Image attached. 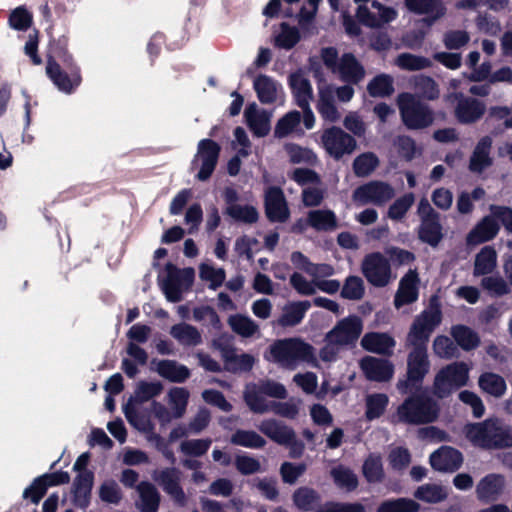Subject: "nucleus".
<instances>
[{"mask_svg":"<svg viewBox=\"0 0 512 512\" xmlns=\"http://www.w3.org/2000/svg\"><path fill=\"white\" fill-rule=\"evenodd\" d=\"M162 390L163 385L160 382L140 381L137 383L131 400L136 403H144L158 396Z\"/></svg>","mask_w":512,"mask_h":512,"instance_id":"09e8293b","label":"nucleus"},{"mask_svg":"<svg viewBox=\"0 0 512 512\" xmlns=\"http://www.w3.org/2000/svg\"><path fill=\"white\" fill-rule=\"evenodd\" d=\"M395 344V340L387 333H367L361 339V346L365 350L382 355H391Z\"/></svg>","mask_w":512,"mask_h":512,"instance_id":"7c9ffc66","label":"nucleus"},{"mask_svg":"<svg viewBox=\"0 0 512 512\" xmlns=\"http://www.w3.org/2000/svg\"><path fill=\"white\" fill-rule=\"evenodd\" d=\"M437 417L436 404L423 396L407 398L393 416L394 422L406 424H424L432 422Z\"/></svg>","mask_w":512,"mask_h":512,"instance_id":"20e7f679","label":"nucleus"},{"mask_svg":"<svg viewBox=\"0 0 512 512\" xmlns=\"http://www.w3.org/2000/svg\"><path fill=\"white\" fill-rule=\"evenodd\" d=\"M407 9L417 15H425V22L432 25L443 18L446 7L442 0H405Z\"/></svg>","mask_w":512,"mask_h":512,"instance_id":"4be33fe9","label":"nucleus"},{"mask_svg":"<svg viewBox=\"0 0 512 512\" xmlns=\"http://www.w3.org/2000/svg\"><path fill=\"white\" fill-rule=\"evenodd\" d=\"M464 433L475 446L485 449L512 447V429L499 419H487L481 423L469 424Z\"/></svg>","mask_w":512,"mask_h":512,"instance_id":"f03ea898","label":"nucleus"},{"mask_svg":"<svg viewBox=\"0 0 512 512\" xmlns=\"http://www.w3.org/2000/svg\"><path fill=\"white\" fill-rule=\"evenodd\" d=\"M307 221L316 230H333L337 227L336 216L331 210H313L309 212Z\"/></svg>","mask_w":512,"mask_h":512,"instance_id":"c03bdc74","label":"nucleus"},{"mask_svg":"<svg viewBox=\"0 0 512 512\" xmlns=\"http://www.w3.org/2000/svg\"><path fill=\"white\" fill-rule=\"evenodd\" d=\"M478 386L483 393L501 398L507 390L505 379L493 372H484L478 378Z\"/></svg>","mask_w":512,"mask_h":512,"instance_id":"f704fd0d","label":"nucleus"},{"mask_svg":"<svg viewBox=\"0 0 512 512\" xmlns=\"http://www.w3.org/2000/svg\"><path fill=\"white\" fill-rule=\"evenodd\" d=\"M447 100L451 103L457 102L455 116L459 122L464 124L479 120L486 110V106L483 102L473 98H464L463 95L459 93L449 94Z\"/></svg>","mask_w":512,"mask_h":512,"instance_id":"2eb2a0df","label":"nucleus"},{"mask_svg":"<svg viewBox=\"0 0 512 512\" xmlns=\"http://www.w3.org/2000/svg\"><path fill=\"white\" fill-rule=\"evenodd\" d=\"M451 335L456 343L464 350L475 349L480 339L472 329L464 325H456L451 328Z\"/></svg>","mask_w":512,"mask_h":512,"instance_id":"a18cd8bd","label":"nucleus"},{"mask_svg":"<svg viewBox=\"0 0 512 512\" xmlns=\"http://www.w3.org/2000/svg\"><path fill=\"white\" fill-rule=\"evenodd\" d=\"M311 307L309 301L291 302L284 306L278 324L282 327H292L299 324Z\"/></svg>","mask_w":512,"mask_h":512,"instance_id":"473e14b6","label":"nucleus"},{"mask_svg":"<svg viewBox=\"0 0 512 512\" xmlns=\"http://www.w3.org/2000/svg\"><path fill=\"white\" fill-rule=\"evenodd\" d=\"M285 151L289 159L294 164L299 163H313L316 160V155L312 150L303 148L297 144L289 143L285 145Z\"/></svg>","mask_w":512,"mask_h":512,"instance_id":"680f3d73","label":"nucleus"},{"mask_svg":"<svg viewBox=\"0 0 512 512\" xmlns=\"http://www.w3.org/2000/svg\"><path fill=\"white\" fill-rule=\"evenodd\" d=\"M244 117L248 127L255 136L263 137L269 133L271 114L259 108L256 103H251L246 107Z\"/></svg>","mask_w":512,"mask_h":512,"instance_id":"b1692460","label":"nucleus"},{"mask_svg":"<svg viewBox=\"0 0 512 512\" xmlns=\"http://www.w3.org/2000/svg\"><path fill=\"white\" fill-rule=\"evenodd\" d=\"M228 324L232 331L243 338L260 336L259 325L250 317L242 314H235L228 318Z\"/></svg>","mask_w":512,"mask_h":512,"instance_id":"e433bc0d","label":"nucleus"},{"mask_svg":"<svg viewBox=\"0 0 512 512\" xmlns=\"http://www.w3.org/2000/svg\"><path fill=\"white\" fill-rule=\"evenodd\" d=\"M492 141L489 137H483L474 149L470 158V169L473 172H482L491 164L489 156Z\"/></svg>","mask_w":512,"mask_h":512,"instance_id":"58836bf2","label":"nucleus"},{"mask_svg":"<svg viewBox=\"0 0 512 512\" xmlns=\"http://www.w3.org/2000/svg\"><path fill=\"white\" fill-rule=\"evenodd\" d=\"M365 293L364 281L359 276H349L346 278L342 290L341 296L349 300H360Z\"/></svg>","mask_w":512,"mask_h":512,"instance_id":"13d9d810","label":"nucleus"},{"mask_svg":"<svg viewBox=\"0 0 512 512\" xmlns=\"http://www.w3.org/2000/svg\"><path fill=\"white\" fill-rule=\"evenodd\" d=\"M377 165L378 159L373 153H364L354 160L353 168L357 176H367Z\"/></svg>","mask_w":512,"mask_h":512,"instance_id":"774afa93","label":"nucleus"},{"mask_svg":"<svg viewBox=\"0 0 512 512\" xmlns=\"http://www.w3.org/2000/svg\"><path fill=\"white\" fill-rule=\"evenodd\" d=\"M430 464L433 469L440 472H453L463 462L462 454L449 446H443L430 455Z\"/></svg>","mask_w":512,"mask_h":512,"instance_id":"5701e85b","label":"nucleus"},{"mask_svg":"<svg viewBox=\"0 0 512 512\" xmlns=\"http://www.w3.org/2000/svg\"><path fill=\"white\" fill-rule=\"evenodd\" d=\"M180 471L175 468H166L155 474L154 479L162 486L163 490L180 505H184L186 497L180 487Z\"/></svg>","mask_w":512,"mask_h":512,"instance_id":"393cba45","label":"nucleus"},{"mask_svg":"<svg viewBox=\"0 0 512 512\" xmlns=\"http://www.w3.org/2000/svg\"><path fill=\"white\" fill-rule=\"evenodd\" d=\"M505 488V479L499 474H489L483 477L476 486L477 498L483 502L496 501Z\"/></svg>","mask_w":512,"mask_h":512,"instance_id":"bb28decb","label":"nucleus"},{"mask_svg":"<svg viewBox=\"0 0 512 512\" xmlns=\"http://www.w3.org/2000/svg\"><path fill=\"white\" fill-rule=\"evenodd\" d=\"M253 88L258 100L263 104L275 103L284 96L282 85L268 75L256 76L253 80Z\"/></svg>","mask_w":512,"mask_h":512,"instance_id":"412c9836","label":"nucleus"},{"mask_svg":"<svg viewBox=\"0 0 512 512\" xmlns=\"http://www.w3.org/2000/svg\"><path fill=\"white\" fill-rule=\"evenodd\" d=\"M258 429L269 439L280 445L291 443L295 437V432L290 427L273 418L261 421Z\"/></svg>","mask_w":512,"mask_h":512,"instance_id":"c85d7f7f","label":"nucleus"},{"mask_svg":"<svg viewBox=\"0 0 512 512\" xmlns=\"http://www.w3.org/2000/svg\"><path fill=\"white\" fill-rule=\"evenodd\" d=\"M359 4L357 9L358 20L372 28L381 27L396 19L397 11L385 6L377 0H354Z\"/></svg>","mask_w":512,"mask_h":512,"instance_id":"9d476101","label":"nucleus"},{"mask_svg":"<svg viewBox=\"0 0 512 512\" xmlns=\"http://www.w3.org/2000/svg\"><path fill=\"white\" fill-rule=\"evenodd\" d=\"M265 358L288 370H295L300 363H307L315 368L319 367L314 347L299 337L273 342L269 346Z\"/></svg>","mask_w":512,"mask_h":512,"instance_id":"f257e3e1","label":"nucleus"},{"mask_svg":"<svg viewBox=\"0 0 512 512\" xmlns=\"http://www.w3.org/2000/svg\"><path fill=\"white\" fill-rule=\"evenodd\" d=\"M442 312L438 303L432 302L413 321L407 334L406 345H427L434 329L441 323Z\"/></svg>","mask_w":512,"mask_h":512,"instance_id":"0eeeda50","label":"nucleus"},{"mask_svg":"<svg viewBox=\"0 0 512 512\" xmlns=\"http://www.w3.org/2000/svg\"><path fill=\"white\" fill-rule=\"evenodd\" d=\"M497 267V252L492 246L483 247L475 256L474 276L487 275Z\"/></svg>","mask_w":512,"mask_h":512,"instance_id":"c9c22d12","label":"nucleus"},{"mask_svg":"<svg viewBox=\"0 0 512 512\" xmlns=\"http://www.w3.org/2000/svg\"><path fill=\"white\" fill-rule=\"evenodd\" d=\"M220 153V146L210 139H203L198 143L191 166L198 169L196 175L200 181L207 180L213 173Z\"/></svg>","mask_w":512,"mask_h":512,"instance_id":"ddd939ff","label":"nucleus"},{"mask_svg":"<svg viewBox=\"0 0 512 512\" xmlns=\"http://www.w3.org/2000/svg\"><path fill=\"white\" fill-rule=\"evenodd\" d=\"M395 64L409 71H416L428 68L432 65L431 61L425 57L413 55L410 53H402L395 59Z\"/></svg>","mask_w":512,"mask_h":512,"instance_id":"4d7b16f0","label":"nucleus"},{"mask_svg":"<svg viewBox=\"0 0 512 512\" xmlns=\"http://www.w3.org/2000/svg\"><path fill=\"white\" fill-rule=\"evenodd\" d=\"M46 72L57 88L65 93H71L81 82L80 75L77 72L68 76L54 61H48Z\"/></svg>","mask_w":512,"mask_h":512,"instance_id":"2f4dec72","label":"nucleus"},{"mask_svg":"<svg viewBox=\"0 0 512 512\" xmlns=\"http://www.w3.org/2000/svg\"><path fill=\"white\" fill-rule=\"evenodd\" d=\"M167 277L162 283L163 292L170 302H179L182 294L189 290L194 280L192 268L177 269L173 265H167Z\"/></svg>","mask_w":512,"mask_h":512,"instance_id":"f8f14e48","label":"nucleus"},{"mask_svg":"<svg viewBox=\"0 0 512 512\" xmlns=\"http://www.w3.org/2000/svg\"><path fill=\"white\" fill-rule=\"evenodd\" d=\"M301 122V114L291 111L280 118L275 126L274 134L278 138L286 137L296 130Z\"/></svg>","mask_w":512,"mask_h":512,"instance_id":"5fc2aeb1","label":"nucleus"},{"mask_svg":"<svg viewBox=\"0 0 512 512\" xmlns=\"http://www.w3.org/2000/svg\"><path fill=\"white\" fill-rule=\"evenodd\" d=\"M156 370L160 376L171 382H183L189 375V369L172 360H161L157 363Z\"/></svg>","mask_w":512,"mask_h":512,"instance_id":"ea45409f","label":"nucleus"},{"mask_svg":"<svg viewBox=\"0 0 512 512\" xmlns=\"http://www.w3.org/2000/svg\"><path fill=\"white\" fill-rule=\"evenodd\" d=\"M335 484L347 491H352L358 486V478L353 471L345 466L334 467L330 472Z\"/></svg>","mask_w":512,"mask_h":512,"instance_id":"49530a36","label":"nucleus"},{"mask_svg":"<svg viewBox=\"0 0 512 512\" xmlns=\"http://www.w3.org/2000/svg\"><path fill=\"white\" fill-rule=\"evenodd\" d=\"M199 275L203 281L209 283V287L212 289L221 286L225 280V271L208 263H203L200 266Z\"/></svg>","mask_w":512,"mask_h":512,"instance_id":"bf43d9fd","label":"nucleus"},{"mask_svg":"<svg viewBox=\"0 0 512 512\" xmlns=\"http://www.w3.org/2000/svg\"><path fill=\"white\" fill-rule=\"evenodd\" d=\"M499 231V225L493 218L492 214L485 216L476 226L468 233L466 237L467 245H479L495 238Z\"/></svg>","mask_w":512,"mask_h":512,"instance_id":"c756f323","label":"nucleus"},{"mask_svg":"<svg viewBox=\"0 0 512 512\" xmlns=\"http://www.w3.org/2000/svg\"><path fill=\"white\" fill-rule=\"evenodd\" d=\"M189 392L183 387H173L167 392V406L153 401L151 411L162 425L184 416L188 404Z\"/></svg>","mask_w":512,"mask_h":512,"instance_id":"6e6552de","label":"nucleus"},{"mask_svg":"<svg viewBox=\"0 0 512 512\" xmlns=\"http://www.w3.org/2000/svg\"><path fill=\"white\" fill-rule=\"evenodd\" d=\"M419 237L424 242H427L428 244L435 246L439 243L441 240L442 234H441V225L437 218H428L422 221L420 230H419Z\"/></svg>","mask_w":512,"mask_h":512,"instance_id":"8fccbe9b","label":"nucleus"},{"mask_svg":"<svg viewBox=\"0 0 512 512\" xmlns=\"http://www.w3.org/2000/svg\"><path fill=\"white\" fill-rule=\"evenodd\" d=\"M415 201V197L412 193L405 194L404 196L398 198L394 203L389 207L388 217L392 220H400L402 219L410 207L413 205Z\"/></svg>","mask_w":512,"mask_h":512,"instance_id":"69168bd1","label":"nucleus"},{"mask_svg":"<svg viewBox=\"0 0 512 512\" xmlns=\"http://www.w3.org/2000/svg\"><path fill=\"white\" fill-rule=\"evenodd\" d=\"M414 87L419 95L428 100H434L439 96L436 82L427 76H417L414 79Z\"/></svg>","mask_w":512,"mask_h":512,"instance_id":"052dcab7","label":"nucleus"},{"mask_svg":"<svg viewBox=\"0 0 512 512\" xmlns=\"http://www.w3.org/2000/svg\"><path fill=\"white\" fill-rule=\"evenodd\" d=\"M319 496L313 489L301 487L293 495L295 505L302 510H310L318 501Z\"/></svg>","mask_w":512,"mask_h":512,"instance_id":"338daca9","label":"nucleus"},{"mask_svg":"<svg viewBox=\"0 0 512 512\" xmlns=\"http://www.w3.org/2000/svg\"><path fill=\"white\" fill-rule=\"evenodd\" d=\"M320 55L324 65L344 82L358 84L366 75L363 65L351 53H345L339 58L335 48L326 47Z\"/></svg>","mask_w":512,"mask_h":512,"instance_id":"7ed1b4c3","label":"nucleus"},{"mask_svg":"<svg viewBox=\"0 0 512 512\" xmlns=\"http://www.w3.org/2000/svg\"><path fill=\"white\" fill-rule=\"evenodd\" d=\"M226 214L233 220L252 224L258 220V211L251 205H231L226 207Z\"/></svg>","mask_w":512,"mask_h":512,"instance_id":"3c124183","label":"nucleus"},{"mask_svg":"<svg viewBox=\"0 0 512 512\" xmlns=\"http://www.w3.org/2000/svg\"><path fill=\"white\" fill-rule=\"evenodd\" d=\"M362 332V321L356 316H349L339 321L337 325L327 333L325 339L336 342L340 346L354 343Z\"/></svg>","mask_w":512,"mask_h":512,"instance_id":"dca6fc26","label":"nucleus"},{"mask_svg":"<svg viewBox=\"0 0 512 512\" xmlns=\"http://www.w3.org/2000/svg\"><path fill=\"white\" fill-rule=\"evenodd\" d=\"M266 215L272 221L283 222L289 216V210L281 189L271 187L265 194Z\"/></svg>","mask_w":512,"mask_h":512,"instance_id":"a878e982","label":"nucleus"},{"mask_svg":"<svg viewBox=\"0 0 512 512\" xmlns=\"http://www.w3.org/2000/svg\"><path fill=\"white\" fill-rule=\"evenodd\" d=\"M389 399L386 394L375 393L366 397V417L369 420L379 418L385 411Z\"/></svg>","mask_w":512,"mask_h":512,"instance_id":"603ef678","label":"nucleus"},{"mask_svg":"<svg viewBox=\"0 0 512 512\" xmlns=\"http://www.w3.org/2000/svg\"><path fill=\"white\" fill-rule=\"evenodd\" d=\"M233 445L249 449H260L266 445V440L253 430L237 429L230 438Z\"/></svg>","mask_w":512,"mask_h":512,"instance_id":"a19ab883","label":"nucleus"},{"mask_svg":"<svg viewBox=\"0 0 512 512\" xmlns=\"http://www.w3.org/2000/svg\"><path fill=\"white\" fill-rule=\"evenodd\" d=\"M363 474L368 482H380L384 476L380 457L369 456L363 464Z\"/></svg>","mask_w":512,"mask_h":512,"instance_id":"0e129e2a","label":"nucleus"},{"mask_svg":"<svg viewBox=\"0 0 512 512\" xmlns=\"http://www.w3.org/2000/svg\"><path fill=\"white\" fill-rule=\"evenodd\" d=\"M136 489L140 498L136 503L137 508L141 512H156L160 502L157 489L148 482H141Z\"/></svg>","mask_w":512,"mask_h":512,"instance_id":"72a5a7b5","label":"nucleus"},{"mask_svg":"<svg viewBox=\"0 0 512 512\" xmlns=\"http://www.w3.org/2000/svg\"><path fill=\"white\" fill-rule=\"evenodd\" d=\"M260 390L258 384H248L244 391V399L248 407L258 414H263L271 410L273 402H268Z\"/></svg>","mask_w":512,"mask_h":512,"instance_id":"4c0bfd02","label":"nucleus"},{"mask_svg":"<svg viewBox=\"0 0 512 512\" xmlns=\"http://www.w3.org/2000/svg\"><path fill=\"white\" fill-rule=\"evenodd\" d=\"M420 505L412 499L398 498L380 504L377 512H418Z\"/></svg>","mask_w":512,"mask_h":512,"instance_id":"864d4df0","label":"nucleus"},{"mask_svg":"<svg viewBox=\"0 0 512 512\" xmlns=\"http://www.w3.org/2000/svg\"><path fill=\"white\" fill-rule=\"evenodd\" d=\"M397 104L403 123L409 129H423L433 123L434 116L431 109L415 95L401 93L397 97Z\"/></svg>","mask_w":512,"mask_h":512,"instance_id":"423d86ee","label":"nucleus"},{"mask_svg":"<svg viewBox=\"0 0 512 512\" xmlns=\"http://www.w3.org/2000/svg\"><path fill=\"white\" fill-rule=\"evenodd\" d=\"M395 195L394 189L380 181L369 182L358 187L353 193V200L359 205H383Z\"/></svg>","mask_w":512,"mask_h":512,"instance_id":"4468645a","label":"nucleus"},{"mask_svg":"<svg viewBox=\"0 0 512 512\" xmlns=\"http://www.w3.org/2000/svg\"><path fill=\"white\" fill-rule=\"evenodd\" d=\"M70 477L67 472H54L36 478L23 492L25 499L37 504L46 493L48 487L68 483Z\"/></svg>","mask_w":512,"mask_h":512,"instance_id":"a211bd4d","label":"nucleus"},{"mask_svg":"<svg viewBox=\"0 0 512 512\" xmlns=\"http://www.w3.org/2000/svg\"><path fill=\"white\" fill-rule=\"evenodd\" d=\"M415 498L426 503H439L448 497V489L439 484H424L414 492Z\"/></svg>","mask_w":512,"mask_h":512,"instance_id":"79ce46f5","label":"nucleus"},{"mask_svg":"<svg viewBox=\"0 0 512 512\" xmlns=\"http://www.w3.org/2000/svg\"><path fill=\"white\" fill-rule=\"evenodd\" d=\"M419 276L415 269H410L399 281L394 297V306L400 309L404 305L417 301L419 294Z\"/></svg>","mask_w":512,"mask_h":512,"instance_id":"6ab92c4d","label":"nucleus"},{"mask_svg":"<svg viewBox=\"0 0 512 512\" xmlns=\"http://www.w3.org/2000/svg\"><path fill=\"white\" fill-rule=\"evenodd\" d=\"M360 367L371 381L387 382L394 375V365L387 359L366 356L361 360Z\"/></svg>","mask_w":512,"mask_h":512,"instance_id":"aec40b11","label":"nucleus"},{"mask_svg":"<svg viewBox=\"0 0 512 512\" xmlns=\"http://www.w3.org/2000/svg\"><path fill=\"white\" fill-rule=\"evenodd\" d=\"M481 287L490 295L500 297L509 293L510 288L500 276H487L481 280Z\"/></svg>","mask_w":512,"mask_h":512,"instance_id":"e2e57ef3","label":"nucleus"},{"mask_svg":"<svg viewBox=\"0 0 512 512\" xmlns=\"http://www.w3.org/2000/svg\"><path fill=\"white\" fill-rule=\"evenodd\" d=\"M321 146L335 160L352 154L356 149L355 139L339 127L332 126L321 134Z\"/></svg>","mask_w":512,"mask_h":512,"instance_id":"9b49d317","label":"nucleus"},{"mask_svg":"<svg viewBox=\"0 0 512 512\" xmlns=\"http://www.w3.org/2000/svg\"><path fill=\"white\" fill-rule=\"evenodd\" d=\"M361 272L375 287H385L395 278L389 260L380 252L369 253L363 258Z\"/></svg>","mask_w":512,"mask_h":512,"instance_id":"1a4fd4ad","label":"nucleus"},{"mask_svg":"<svg viewBox=\"0 0 512 512\" xmlns=\"http://www.w3.org/2000/svg\"><path fill=\"white\" fill-rule=\"evenodd\" d=\"M288 83L297 105L307 107L313 99V88L305 73L302 70L292 73Z\"/></svg>","mask_w":512,"mask_h":512,"instance_id":"cd10ccee","label":"nucleus"},{"mask_svg":"<svg viewBox=\"0 0 512 512\" xmlns=\"http://www.w3.org/2000/svg\"><path fill=\"white\" fill-rule=\"evenodd\" d=\"M412 347L407 357V378L413 383L422 382L430 370L427 345H408Z\"/></svg>","mask_w":512,"mask_h":512,"instance_id":"f3484780","label":"nucleus"},{"mask_svg":"<svg viewBox=\"0 0 512 512\" xmlns=\"http://www.w3.org/2000/svg\"><path fill=\"white\" fill-rule=\"evenodd\" d=\"M470 366L465 362H453L442 367L435 375L433 392L439 398L468 384Z\"/></svg>","mask_w":512,"mask_h":512,"instance_id":"39448f33","label":"nucleus"},{"mask_svg":"<svg viewBox=\"0 0 512 512\" xmlns=\"http://www.w3.org/2000/svg\"><path fill=\"white\" fill-rule=\"evenodd\" d=\"M300 40V32L296 27L285 23L281 24L279 33L275 36V45L279 48L289 50Z\"/></svg>","mask_w":512,"mask_h":512,"instance_id":"6e6d98bb","label":"nucleus"},{"mask_svg":"<svg viewBox=\"0 0 512 512\" xmlns=\"http://www.w3.org/2000/svg\"><path fill=\"white\" fill-rule=\"evenodd\" d=\"M171 336L180 344L185 346H196L201 343V334L199 331L186 323L176 324L171 327Z\"/></svg>","mask_w":512,"mask_h":512,"instance_id":"37998d69","label":"nucleus"},{"mask_svg":"<svg viewBox=\"0 0 512 512\" xmlns=\"http://www.w3.org/2000/svg\"><path fill=\"white\" fill-rule=\"evenodd\" d=\"M367 90L372 97L389 96L394 91L393 79L387 74L377 75L368 83Z\"/></svg>","mask_w":512,"mask_h":512,"instance_id":"de8ad7c7","label":"nucleus"}]
</instances>
